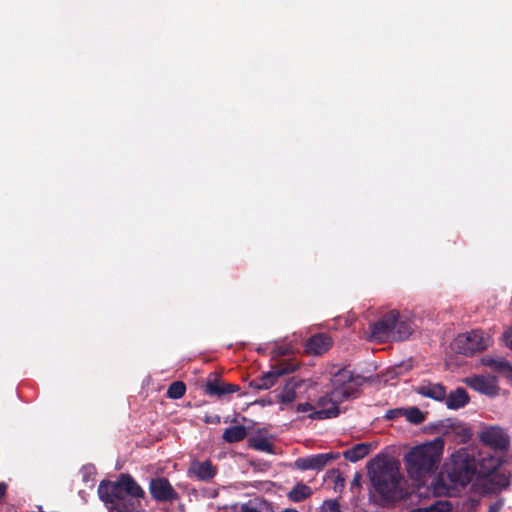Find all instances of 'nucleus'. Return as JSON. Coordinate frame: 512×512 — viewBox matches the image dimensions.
I'll use <instances>...</instances> for the list:
<instances>
[{"label":"nucleus","instance_id":"36","mask_svg":"<svg viewBox=\"0 0 512 512\" xmlns=\"http://www.w3.org/2000/svg\"><path fill=\"white\" fill-rule=\"evenodd\" d=\"M404 410H405V408H395V409L388 410L385 417L388 420H394L396 418L404 416Z\"/></svg>","mask_w":512,"mask_h":512},{"label":"nucleus","instance_id":"20","mask_svg":"<svg viewBox=\"0 0 512 512\" xmlns=\"http://www.w3.org/2000/svg\"><path fill=\"white\" fill-rule=\"evenodd\" d=\"M189 471L200 480H209L215 475V469L209 461L194 462Z\"/></svg>","mask_w":512,"mask_h":512},{"label":"nucleus","instance_id":"28","mask_svg":"<svg viewBox=\"0 0 512 512\" xmlns=\"http://www.w3.org/2000/svg\"><path fill=\"white\" fill-rule=\"evenodd\" d=\"M404 417L406 420L414 425H419L425 421V413L417 407L405 408Z\"/></svg>","mask_w":512,"mask_h":512},{"label":"nucleus","instance_id":"6","mask_svg":"<svg viewBox=\"0 0 512 512\" xmlns=\"http://www.w3.org/2000/svg\"><path fill=\"white\" fill-rule=\"evenodd\" d=\"M491 344V337L481 330L459 334L452 342L455 352L471 356L476 352L485 350Z\"/></svg>","mask_w":512,"mask_h":512},{"label":"nucleus","instance_id":"44","mask_svg":"<svg viewBox=\"0 0 512 512\" xmlns=\"http://www.w3.org/2000/svg\"><path fill=\"white\" fill-rule=\"evenodd\" d=\"M498 511V508H493V512H497Z\"/></svg>","mask_w":512,"mask_h":512},{"label":"nucleus","instance_id":"17","mask_svg":"<svg viewBox=\"0 0 512 512\" xmlns=\"http://www.w3.org/2000/svg\"><path fill=\"white\" fill-rule=\"evenodd\" d=\"M469 400L467 391L462 387H458L448 394L446 393V398L444 399L446 407L451 410L463 408L469 403Z\"/></svg>","mask_w":512,"mask_h":512},{"label":"nucleus","instance_id":"21","mask_svg":"<svg viewBox=\"0 0 512 512\" xmlns=\"http://www.w3.org/2000/svg\"><path fill=\"white\" fill-rule=\"evenodd\" d=\"M371 450V445L367 443H358L343 452V456L350 462H357L366 457Z\"/></svg>","mask_w":512,"mask_h":512},{"label":"nucleus","instance_id":"30","mask_svg":"<svg viewBox=\"0 0 512 512\" xmlns=\"http://www.w3.org/2000/svg\"><path fill=\"white\" fill-rule=\"evenodd\" d=\"M186 392V386L181 381H176L170 384L167 390V396L171 399H180Z\"/></svg>","mask_w":512,"mask_h":512},{"label":"nucleus","instance_id":"18","mask_svg":"<svg viewBox=\"0 0 512 512\" xmlns=\"http://www.w3.org/2000/svg\"><path fill=\"white\" fill-rule=\"evenodd\" d=\"M416 392L424 397L431 398L436 401H444L446 398V389L440 383H422L416 388Z\"/></svg>","mask_w":512,"mask_h":512},{"label":"nucleus","instance_id":"15","mask_svg":"<svg viewBox=\"0 0 512 512\" xmlns=\"http://www.w3.org/2000/svg\"><path fill=\"white\" fill-rule=\"evenodd\" d=\"M414 331V324L410 317L397 311V320L393 329V341H403L409 338Z\"/></svg>","mask_w":512,"mask_h":512},{"label":"nucleus","instance_id":"5","mask_svg":"<svg viewBox=\"0 0 512 512\" xmlns=\"http://www.w3.org/2000/svg\"><path fill=\"white\" fill-rule=\"evenodd\" d=\"M480 442L489 447L494 453L511 455V438L508 430L499 425H485L478 433Z\"/></svg>","mask_w":512,"mask_h":512},{"label":"nucleus","instance_id":"24","mask_svg":"<svg viewBox=\"0 0 512 512\" xmlns=\"http://www.w3.org/2000/svg\"><path fill=\"white\" fill-rule=\"evenodd\" d=\"M485 364L493 370L504 374L508 379L512 377V365L502 357L487 359Z\"/></svg>","mask_w":512,"mask_h":512},{"label":"nucleus","instance_id":"7","mask_svg":"<svg viewBox=\"0 0 512 512\" xmlns=\"http://www.w3.org/2000/svg\"><path fill=\"white\" fill-rule=\"evenodd\" d=\"M297 368V362L292 360L280 361L275 366H272L270 371L250 382V386L258 390H267L275 385L279 377L292 373Z\"/></svg>","mask_w":512,"mask_h":512},{"label":"nucleus","instance_id":"40","mask_svg":"<svg viewBox=\"0 0 512 512\" xmlns=\"http://www.w3.org/2000/svg\"><path fill=\"white\" fill-rule=\"evenodd\" d=\"M134 510H135L134 502H130L128 505L123 504L121 507H119L114 512H134Z\"/></svg>","mask_w":512,"mask_h":512},{"label":"nucleus","instance_id":"8","mask_svg":"<svg viewBox=\"0 0 512 512\" xmlns=\"http://www.w3.org/2000/svg\"><path fill=\"white\" fill-rule=\"evenodd\" d=\"M397 320V310H391L384 314L370 327L369 339L378 343L393 340V329Z\"/></svg>","mask_w":512,"mask_h":512},{"label":"nucleus","instance_id":"31","mask_svg":"<svg viewBox=\"0 0 512 512\" xmlns=\"http://www.w3.org/2000/svg\"><path fill=\"white\" fill-rule=\"evenodd\" d=\"M449 504L444 501H437L435 504L427 507V508H419L415 509L411 512H448Z\"/></svg>","mask_w":512,"mask_h":512},{"label":"nucleus","instance_id":"22","mask_svg":"<svg viewBox=\"0 0 512 512\" xmlns=\"http://www.w3.org/2000/svg\"><path fill=\"white\" fill-rule=\"evenodd\" d=\"M333 388H348L350 390V395L353 392L352 381L353 374L348 369H340L337 373L333 375L332 378Z\"/></svg>","mask_w":512,"mask_h":512},{"label":"nucleus","instance_id":"37","mask_svg":"<svg viewBox=\"0 0 512 512\" xmlns=\"http://www.w3.org/2000/svg\"><path fill=\"white\" fill-rule=\"evenodd\" d=\"M296 410L299 413L310 412V414H311L314 411H317V408L312 406L310 403H300V404L297 405V409Z\"/></svg>","mask_w":512,"mask_h":512},{"label":"nucleus","instance_id":"32","mask_svg":"<svg viewBox=\"0 0 512 512\" xmlns=\"http://www.w3.org/2000/svg\"><path fill=\"white\" fill-rule=\"evenodd\" d=\"M295 399H296V391H295L294 387H291L287 384L284 387L281 394L279 395L280 402L289 404V403H292Z\"/></svg>","mask_w":512,"mask_h":512},{"label":"nucleus","instance_id":"11","mask_svg":"<svg viewBox=\"0 0 512 512\" xmlns=\"http://www.w3.org/2000/svg\"><path fill=\"white\" fill-rule=\"evenodd\" d=\"M98 494L102 501L110 504V509L113 512L123 505L118 481H102L98 486Z\"/></svg>","mask_w":512,"mask_h":512},{"label":"nucleus","instance_id":"29","mask_svg":"<svg viewBox=\"0 0 512 512\" xmlns=\"http://www.w3.org/2000/svg\"><path fill=\"white\" fill-rule=\"evenodd\" d=\"M250 446L255 450L266 453H273L274 449L273 444L267 438L262 437H251Z\"/></svg>","mask_w":512,"mask_h":512},{"label":"nucleus","instance_id":"23","mask_svg":"<svg viewBox=\"0 0 512 512\" xmlns=\"http://www.w3.org/2000/svg\"><path fill=\"white\" fill-rule=\"evenodd\" d=\"M488 478V483L490 487L488 490L491 492L500 491L509 485V475L505 472H493L486 476Z\"/></svg>","mask_w":512,"mask_h":512},{"label":"nucleus","instance_id":"12","mask_svg":"<svg viewBox=\"0 0 512 512\" xmlns=\"http://www.w3.org/2000/svg\"><path fill=\"white\" fill-rule=\"evenodd\" d=\"M339 457L338 453H323L311 455L308 457L298 458L295 461L296 468L300 470H321L330 461L335 460Z\"/></svg>","mask_w":512,"mask_h":512},{"label":"nucleus","instance_id":"34","mask_svg":"<svg viewBox=\"0 0 512 512\" xmlns=\"http://www.w3.org/2000/svg\"><path fill=\"white\" fill-rule=\"evenodd\" d=\"M320 512H341L340 505L337 500H326L323 502Z\"/></svg>","mask_w":512,"mask_h":512},{"label":"nucleus","instance_id":"3","mask_svg":"<svg viewBox=\"0 0 512 512\" xmlns=\"http://www.w3.org/2000/svg\"><path fill=\"white\" fill-rule=\"evenodd\" d=\"M476 472V459L468 448H461L451 455L446 465V476L455 486L464 487L470 483Z\"/></svg>","mask_w":512,"mask_h":512},{"label":"nucleus","instance_id":"14","mask_svg":"<svg viewBox=\"0 0 512 512\" xmlns=\"http://www.w3.org/2000/svg\"><path fill=\"white\" fill-rule=\"evenodd\" d=\"M512 461L511 455H502L495 453L494 455H488L482 457L479 460V474L483 477L496 472L503 464Z\"/></svg>","mask_w":512,"mask_h":512},{"label":"nucleus","instance_id":"39","mask_svg":"<svg viewBox=\"0 0 512 512\" xmlns=\"http://www.w3.org/2000/svg\"><path fill=\"white\" fill-rule=\"evenodd\" d=\"M361 480H362V475L360 473H355L354 474V477L350 483V489L351 490H354V489H360L361 487Z\"/></svg>","mask_w":512,"mask_h":512},{"label":"nucleus","instance_id":"42","mask_svg":"<svg viewBox=\"0 0 512 512\" xmlns=\"http://www.w3.org/2000/svg\"><path fill=\"white\" fill-rule=\"evenodd\" d=\"M241 512H259L257 508L249 506V505H243L241 508Z\"/></svg>","mask_w":512,"mask_h":512},{"label":"nucleus","instance_id":"35","mask_svg":"<svg viewBox=\"0 0 512 512\" xmlns=\"http://www.w3.org/2000/svg\"><path fill=\"white\" fill-rule=\"evenodd\" d=\"M291 353H293V348L291 346H289V345H286V346H276L272 350V354L274 356H276V357L289 355Z\"/></svg>","mask_w":512,"mask_h":512},{"label":"nucleus","instance_id":"9","mask_svg":"<svg viewBox=\"0 0 512 512\" xmlns=\"http://www.w3.org/2000/svg\"><path fill=\"white\" fill-rule=\"evenodd\" d=\"M463 381L467 386L487 397L494 398L499 395L498 380L493 375H474Z\"/></svg>","mask_w":512,"mask_h":512},{"label":"nucleus","instance_id":"16","mask_svg":"<svg viewBox=\"0 0 512 512\" xmlns=\"http://www.w3.org/2000/svg\"><path fill=\"white\" fill-rule=\"evenodd\" d=\"M332 346V339L324 333L310 337L306 342V352L312 355H321Z\"/></svg>","mask_w":512,"mask_h":512},{"label":"nucleus","instance_id":"43","mask_svg":"<svg viewBox=\"0 0 512 512\" xmlns=\"http://www.w3.org/2000/svg\"><path fill=\"white\" fill-rule=\"evenodd\" d=\"M283 512H299V511L296 509H293V508H288V509H285Z\"/></svg>","mask_w":512,"mask_h":512},{"label":"nucleus","instance_id":"27","mask_svg":"<svg viewBox=\"0 0 512 512\" xmlns=\"http://www.w3.org/2000/svg\"><path fill=\"white\" fill-rule=\"evenodd\" d=\"M451 427L454 440L460 443H466L470 440L472 436L471 430L464 423L458 421V423Z\"/></svg>","mask_w":512,"mask_h":512},{"label":"nucleus","instance_id":"38","mask_svg":"<svg viewBox=\"0 0 512 512\" xmlns=\"http://www.w3.org/2000/svg\"><path fill=\"white\" fill-rule=\"evenodd\" d=\"M503 340L507 348L512 350V327L508 328L503 334Z\"/></svg>","mask_w":512,"mask_h":512},{"label":"nucleus","instance_id":"26","mask_svg":"<svg viewBox=\"0 0 512 512\" xmlns=\"http://www.w3.org/2000/svg\"><path fill=\"white\" fill-rule=\"evenodd\" d=\"M312 494L309 486L303 483L296 484L288 494V497L293 502H301Z\"/></svg>","mask_w":512,"mask_h":512},{"label":"nucleus","instance_id":"33","mask_svg":"<svg viewBox=\"0 0 512 512\" xmlns=\"http://www.w3.org/2000/svg\"><path fill=\"white\" fill-rule=\"evenodd\" d=\"M455 423H458L457 420H451L447 419L445 421L440 422L439 424V431L442 433L443 436L453 437L452 427L455 425Z\"/></svg>","mask_w":512,"mask_h":512},{"label":"nucleus","instance_id":"13","mask_svg":"<svg viewBox=\"0 0 512 512\" xmlns=\"http://www.w3.org/2000/svg\"><path fill=\"white\" fill-rule=\"evenodd\" d=\"M121 501L126 504V497L133 498L134 505L139 504V499L144 497V491L130 475H121L118 480Z\"/></svg>","mask_w":512,"mask_h":512},{"label":"nucleus","instance_id":"1","mask_svg":"<svg viewBox=\"0 0 512 512\" xmlns=\"http://www.w3.org/2000/svg\"><path fill=\"white\" fill-rule=\"evenodd\" d=\"M370 481L383 501L392 502L403 494L400 465L392 458L377 456L367 464Z\"/></svg>","mask_w":512,"mask_h":512},{"label":"nucleus","instance_id":"19","mask_svg":"<svg viewBox=\"0 0 512 512\" xmlns=\"http://www.w3.org/2000/svg\"><path fill=\"white\" fill-rule=\"evenodd\" d=\"M239 390V386L230 384V383H224L219 382L217 380H209L205 385V393L211 396H222L226 394H231Z\"/></svg>","mask_w":512,"mask_h":512},{"label":"nucleus","instance_id":"2","mask_svg":"<svg viewBox=\"0 0 512 512\" xmlns=\"http://www.w3.org/2000/svg\"><path fill=\"white\" fill-rule=\"evenodd\" d=\"M444 450V440L436 437L432 441L413 447L404 456V462L411 478L421 480L434 474L440 464Z\"/></svg>","mask_w":512,"mask_h":512},{"label":"nucleus","instance_id":"25","mask_svg":"<svg viewBox=\"0 0 512 512\" xmlns=\"http://www.w3.org/2000/svg\"><path fill=\"white\" fill-rule=\"evenodd\" d=\"M222 437L227 443L239 442L246 437V429L241 425L232 426L224 431Z\"/></svg>","mask_w":512,"mask_h":512},{"label":"nucleus","instance_id":"41","mask_svg":"<svg viewBox=\"0 0 512 512\" xmlns=\"http://www.w3.org/2000/svg\"><path fill=\"white\" fill-rule=\"evenodd\" d=\"M334 484H335V489H342L344 488L345 486V480L344 478L341 476V474H337L336 478H335V481H334Z\"/></svg>","mask_w":512,"mask_h":512},{"label":"nucleus","instance_id":"4","mask_svg":"<svg viewBox=\"0 0 512 512\" xmlns=\"http://www.w3.org/2000/svg\"><path fill=\"white\" fill-rule=\"evenodd\" d=\"M350 397L348 388H333V390L317 401V411L309 414L311 419H329L337 417L340 413L339 405Z\"/></svg>","mask_w":512,"mask_h":512},{"label":"nucleus","instance_id":"10","mask_svg":"<svg viewBox=\"0 0 512 512\" xmlns=\"http://www.w3.org/2000/svg\"><path fill=\"white\" fill-rule=\"evenodd\" d=\"M149 491L152 498L158 502H172L178 499V493L166 478L152 479Z\"/></svg>","mask_w":512,"mask_h":512}]
</instances>
